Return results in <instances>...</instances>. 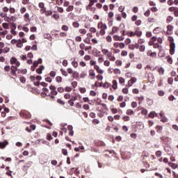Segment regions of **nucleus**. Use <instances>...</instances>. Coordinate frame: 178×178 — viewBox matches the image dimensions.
<instances>
[{
    "instance_id": "f257e3e1",
    "label": "nucleus",
    "mask_w": 178,
    "mask_h": 178,
    "mask_svg": "<svg viewBox=\"0 0 178 178\" xmlns=\"http://www.w3.org/2000/svg\"><path fill=\"white\" fill-rule=\"evenodd\" d=\"M97 29L99 30L96 33V36L99 38L106 35V30H107L108 26L106 24H104L102 22H99L97 24Z\"/></svg>"
},
{
    "instance_id": "f03ea898",
    "label": "nucleus",
    "mask_w": 178,
    "mask_h": 178,
    "mask_svg": "<svg viewBox=\"0 0 178 178\" xmlns=\"http://www.w3.org/2000/svg\"><path fill=\"white\" fill-rule=\"evenodd\" d=\"M168 40L170 43V54L171 56L174 55L175 49H176V44L175 43L174 38L172 36L168 37Z\"/></svg>"
},
{
    "instance_id": "7ed1b4c3",
    "label": "nucleus",
    "mask_w": 178,
    "mask_h": 178,
    "mask_svg": "<svg viewBox=\"0 0 178 178\" xmlns=\"http://www.w3.org/2000/svg\"><path fill=\"white\" fill-rule=\"evenodd\" d=\"M142 35H143V32L138 30H136L134 32L129 31L128 33V36L131 38H134L135 36H137L139 38V37H141Z\"/></svg>"
},
{
    "instance_id": "20e7f679",
    "label": "nucleus",
    "mask_w": 178,
    "mask_h": 178,
    "mask_svg": "<svg viewBox=\"0 0 178 178\" xmlns=\"http://www.w3.org/2000/svg\"><path fill=\"white\" fill-rule=\"evenodd\" d=\"M20 117L23 118L24 119H30L31 118V115L29 111L26 110H22L20 111Z\"/></svg>"
},
{
    "instance_id": "39448f33",
    "label": "nucleus",
    "mask_w": 178,
    "mask_h": 178,
    "mask_svg": "<svg viewBox=\"0 0 178 178\" xmlns=\"http://www.w3.org/2000/svg\"><path fill=\"white\" fill-rule=\"evenodd\" d=\"M169 12H174V15L175 17H178V7L177 6H171L168 8Z\"/></svg>"
},
{
    "instance_id": "423d86ee",
    "label": "nucleus",
    "mask_w": 178,
    "mask_h": 178,
    "mask_svg": "<svg viewBox=\"0 0 178 178\" xmlns=\"http://www.w3.org/2000/svg\"><path fill=\"white\" fill-rule=\"evenodd\" d=\"M145 76L147 78V80H149V82L152 83L154 81V74L151 72H146Z\"/></svg>"
},
{
    "instance_id": "0eeeda50",
    "label": "nucleus",
    "mask_w": 178,
    "mask_h": 178,
    "mask_svg": "<svg viewBox=\"0 0 178 178\" xmlns=\"http://www.w3.org/2000/svg\"><path fill=\"white\" fill-rule=\"evenodd\" d=\"M38 8H40V13H44L45 12V10H47V7H45L44 2H39Z\"/></svg>"
},
{
    "instance_id": "6e6552de",
    "label": "nucleus",
    "mask_w": 178,
    "mask_h": 178,
    "mask_svg": "<svg viewBox=\"0 0 178 178\" xmlns=\"http://www.w3.org/2000/svg\"><path fill=\"white\" fill-rule=\"evenodd\" d=\"M10 63L11 65H15V66H17V67L20 66V63L18 61L17 58H16L15 57H12L10 58Z\"/></svg>"
},
{
    "instance_id": "1a4fd4ad",
    "label": "nucleus",
    "mask_w": 178,
    "mask_h": 178,
    "mask_svg": "<svg viewBox=\"0 0 178 178\" xmlns=\"http://www.w3.org/2000/svg\"><path fill=\"white\" fill-rule=\"evenodd\" d=\"M173 29L174 26H172L171 24L168 25L167 26V31H165V34L168 35H171L173 33Z\"/></svg>"
},
{
    "instance_id": "9d476101",
    "label": "nucleus",
    "mask_w": 178,
    "mask_h": 178,
    "mask_svg": "<svg viewBox=\"0 0 178 178\" xmlns=\"http://www.w3.org/2000/svg\"><path fill=\"white\" fill-rule=\"evenodd\" d=\"M113 17H114V13L113 11H110L108 14V21L113 24Z\"/></svg>"
},
{
    "instance_id": "9b49d317",
    "label": "nucleus",
    "mask_w": 178,
    "mask_h": 178,
    "mask_svg": "<svg viewBox=\"0 0 178 178\" xmlns=\"http://www.w3.org/2000/svg\"><path fill=\"white\" fill-rule=\"evenodd\" d=\"M136 81H137V79L135 78V77H132V78H131V79H129L128 81V83L126 86L127 87H131L132 85H134Z\"/></svg>"
},
{
    "instance_id": "f8f14e48",
    "label": "nucleus",
    "mask_w": 178,
    "mask_h": 178,
    "mask_svg": "<svg viewBox=\"0 0 178 178\" xmlns=\"http://www.w3.org/2000/svg\"><path fill=\"white\" fill-rule=\"evenodd\" d=\"M88 76L90 79L94 80L95 78V70L90 69L88 71Z\"/></svg>"
},
{
    "instance_id": "ddd939ff",
    "label": "nucleus",
    "mask_w": 178,
    "mask_h": 178,
    "mask_svg": "<svg viewBox=\"0 0 178 178\" xmlns=\"http://www.w3.org/2000/svg\"><path fill=\"white\" fill-rule=\"evenodd\" d=\"M17 66H14L12 65L10 67V70H11V74L13 76H17V75L16 74V72H18L19 69L17 68Z\"/></svg>"
},
{
    "instance_id": "4468645a",
    "label": "nucleus",
    "mask_w": 178,
    "mask_h": 178,
    "mask_svg": "<svg viewBox=\"0 0 178 178\" xmlns=\"http://www.w3.org/2000/svg\"><path fill=\"white\" fill-rule=\"evenodd\" d=\"M8 145H9V142L8 140H3L2 142H0V149H3Z\"/></svg>"
},
{
    "instance_id": "2eb2a0df",
    "label": "nucleus",
    "mask_w": 178,
    "mask_h": 178,
    "mask_svg": "<svg viewBox=\"0 0 178 178\" xmlns=\"http://www.w3.org/2000/svg\"><path fill=\"white\" fill-rule=\"evenodd\" d=\"M35 129H36V126L32 124V125H30L29 127H27L26 128V131L28 133H31L32 131L35 130Z\"/></svg>"
},
{
    "instance_id": "dca6fc26",
    "label": "nucleus",
    "mask_w": 178,
    "mask_h": 178,
    "mask_svg": "<svg viewBox=\"0 0 178 178\" xmlns=\"http://www.w3.org/2000/svg\"><path fill=\"white\" fill-rule=\"evenodd\" d=\"M106 57H107L110 61L114 62L115 60V57L113 55L112 52L108 53V54L106 55Z\"/></svg>"
},
{
    "instance_id": "f3484780",
    "label": "nucleus",
    "mask_w": 178,
    "mask_h": 178,
    "mask_svg": "<svg viewBox=\"0 0 178 178\" xmlns=\"http://www.w3.org/2000/svg\"><path fill=\"white\" fill-rule=\"evenodd\" d=\"M97 104L102 106V112H103V113H106V112H108V108L106 104H100V103H98Z\"/></svg>"
},
{
    "instance_id": "a211bd4d",
    "label": "nucleus",
    "mask_w": 178,
    "mask_h": 178,
    "mask_svg": "<svg viewBox=\"0 0 178 178\" xmlns=\"http://www.w3.org/2000/svg\"><path fill=\"white\" fill-rule=\"evenodd\" d=\"M94 70L97 71V72L99 74H104V70L100 68L99 65H95L94 66Z\"/></svg>"
},
{
    "instance_id": "6ab92c4d",
    "label": "nucleus",
    "mask_w": 178,
    "mask_h": 178,
    "mask_svg": "<svg viewBox=\"0 0 178 178\" xmlns=\"http://www.w3.org/2000/svg\"><path fill=\"white\" fill-rule=\"evenodd\" d=\"M119 31V27L118 26H113L112 27V30L110 32L111 35H113L115 33H117Z\"/></svg>"
},
{
    "instance_id": "aec40b11",
    "label": "nucleus",
    "mask_w": 178,
    "mask_h": 178,
    "mask_svg": "<svg viewBox=\"0 0 178 178\" xmlns=\"http://www.w3.org/2000/svg\"><path fill=\"white\" fill-rule=\"evenodd\" d=\"M138 44L137 43L134 44H131L129 45V49L130 50H135V49H138Z\"/></svg>"
},
{
    "instance_id": "412c9836",
    "label": "nucleus",
    "mask_w": 178,
    "mask_h": 178,
    "mask_svg": "<svg viewBox=\"0 0 178 178\" xmlns=\"http://www.w3.org/2000/svg\"><path fill=\"white\" fill-rule=\"evenodd\" d=\"M44 70V67L43 65H40L39 68L36 69L35 72L36 73H38V74H42V71Z\"/></svg>"
},
{
    "instance_id": "4be33fe9",
    "label": "nucleus",
    "mask_w": 178,
    "mask_h": 178,
    "mask_svg": "<svg viewBox=\"0 0 178 178\" xmlns=\"http://www.w3.org/2000/svg\"><path fill=\"white\" fill-rule=\"evenodd\" d=\"M113 39L115 41H122L124 40V38L115 35L114 36H113Z\"/></svg>"
},
{
    "instance_id": "5701e85b",
    "label": "nucleus",
    "mask_w": 178,
    "mask_h": 178,
    "mask_svg": "<svg viewBox=\"0 0 178 178\" xmlns=\"http://www.w3.org/2000/svg\"><path fill=\"white\" fill-rule=\"evenodd\" d=\"M67 129L70 131L68 135L70 136H73L74 135L73 127L72 125H68Z\"/></svg>"
},
{
    "instance_id": "b1692460",
    "label": "nucleus",
    "mask_w": 178,
    "mask_h": 178,
    "mask_svg": "<svg viewBox=\"0 0 178 178\" xmlns=\"http://www.w3.org/2000/svg\"><path fill=\"white\" fill-rule=\"evenodd\" d=\"M45 15L46 17H49L53 15V11L51 10H44L43 13H41V15Z\"/></svg>"
},
{
    "instance_id": "393cba45",
    "label": "nucleus",
    "mask_w": 178,
    "mask_h": 178,
    "mask_svg": "<svg viewBox=\"0 0 178 178\" xmlns=\"http://www.w3.org/2000/svg\"><path fill=\"white\" fill-rule=\"evenodd\" d=\"M24 21L26 22H30V15L29 13H26L25 15H24Z\"/></svg>"
},
{
    "instance_id": "a878e982",
    "label": "nucleus",
    "mask_w": 178,
    "mask_h": 178,
    "mask_svg": "<svg viewBox=\"0 0 178 178\" xmlns=\"http://www.w3.org/2000/svg\"><path fill=\"white\" fill-rule=\"evenodd\" d=\"M138 49H139L140 52H144L145 51V44H141V45L138 44Z\"/></svg>"
},
{
    "instance_id": "bb28decb",
    "label": "nucleus",
    "mask_w": 178,
    "mask_h": 178,
    "mask_svg": "<svg viewBox=\"0 0 178 178\" xmlns=\"http://www.w3.org/2000/svg\"><path fill=\"white\" fill-rule=\"evenodd\" d=\"M161 31V27L157 26L153 30V33L154 34H159Z\"/></svg>"
},
{
    "instance_id": "cd10ccee",
    "label": "nucleus",
    "mask_w": 178,
    "mask_h": 178,
    "mask_svg": "<svg viewBox=\"0 0 178 178\" xmlns=\"http://www.w3.org/2000/svg\"><path fill=\"white\" fill-rule=\"evenodd\" d=\"M112 88L115 90L118 89V81L115 79L112 81Z\"/></svg>"
},
{
    "instance_id": "c85d7f7f",
    "label": "nucleus",
    "mask_w": 178,
    "mask_h": 178,
    "mask_svg": "<svg viewBox=\"0 0 178 178\" xmlns=\"http://www.w3.org/2000/svg\"><path fill=\"white\" fill-rule=\"evenodd\" d=\"M17 73L19 74H26L27 73L26 69H18Z\"/></svg>"
},
{
    "instance_id": "c756f323",
    "label": "nucleus",
    "mask_w": 178,
    "mask_h": 178,
    "mask_svg": "<svg viewBox=\"0 0 178 178\" xmlns=\"http://www.w3.org/2000/svg\"><path fill=\"white\" fill-rule=\"evenodd\" d=\"M149 156L148 153L147 152H142L141 158L142 159L145 160Z\"/></svg>"
},
{
    "instance_id": "7c9ffc66",
    "label": "nucleus",
    "mask_w": 178,
    "mask_h": 178,
    "mask_svg": "<svg viewBox=\"0 0 178 178\" xmlns=\"http://www.w3.org/2000/svg\"><path fill=\"white\" fill-rule=\"evenodd\" d=\"M174 19V17H171V16H168L167 17V19L165 20V22L167 24H170Z\"/></svg>"
},
{
    "instance_id": "2f4dec72",
    "label": "nucleus",
    "mask_w": 178,
    "mask_h": 178,
    "mask_svg": "<svg viewBox=\"0 0 178 178\" xmlns=\"http://www.w3.org/2000/svg\"><path fill=\"white\" fill-rule=\"evenodd\" d=\"M145 42V41L144 39H143V38H139L138 40L137 44H138V45H145V44H144Z\"/></svg>"
},
{
    "instance_id": "473e14b6",
    "label": "nucleus",
    "mask_w": 178,
    "mask_h": 178,
    "mask_svg": "<svg viewBox=\"0 0 178 178\" xmlns=\"http://www.w3.org/2000/svg\"><path fill=\"white\" fill-rule=\"evenodd\" d=\"M16 46L17 48H22L23 47V43L22 42V40L21 39L18 40H17V42L16 44Z\"/></svg>"
},
{
    "instance_id": "72a5a7b5",
    "label": "nucleus",
    "mask_w": 178,
    "mask_h": 178,
    "mask_svg": "<svg viewBox=\"0 0 178 178\" xmlns=\"http://www.w3.org/2000/svg\"><path fill=\"white\" fill-rule=\"evenodd\" d=\"M113 73H114V74H115V75L120 74L121 71L119 68H115V69L113 70Z\"/></svg>"
},
{
    "instance_id": "f704fd0d",
    "label": "nucleus",
    "mask_w": 178,
    "mask_h": 178,
    "mask_svg": "<svg viewBox=\"0 0 178 178\" xmlns=\"http://www.w3.org/2000/svg\"><path fill=\"white\" fill-rule=\"evenodd\" d=\"M158 72H159V74L160 75H164L165 69L162 67L158 68Z\"/></svg>"
},
{
    "instance_id": "c9c22d12",
    "label": "nucleus",
    "mask_w": 178,
    "mask_h": 178,
    "mask_svg": "<svg viewBox=\"0 0 178 178\" xmlns=\"http://www.w3.org/2000/svg\"><path fill=\"white\" fill-rule=\"evenodd\" d=\"M73 10H74V6H68L67 8L65 9V11H67V13H70L73 11Z\"/></svg>"
},
{
    "instance_id": "e433bc0d",
    "label": "nucleus",
    "mask_w": 178,
    "mask_h": 178,
    "mask_svg": "<svg viewBox=\"0 0 178 178\" xmlns=\"http://www.w3.org/2000/svg\"><path fill=\"white\" fill-rule=\"evenodd\" d=\"M111 86H112L111 83H108V82H105L103 85V88L105 89L111 88Z\"/></svg>"
},
{
    "instance_id": "4c0bfd02",
    "label": "nucleus",
    "mask_w": 178,
    "mask_h": 178,
    "mask_svg": "<svg viewBox=\"0 0 178 178\" xmlns=\"http://www.w3.org/2000/svg\"><path fill=\"white\" fill-rule=\"evenodd\" d=\"M159 97H163L165 95V92L163 90H158L157 92Z\"/></svg>"
},
{
    "instance_id": "58836bf2",
    "label": "nucleus",
    "mask_w": 178,
    "mask_h": 178,
    "mask_svg": "<svg viewBox=\"0 0 178 178\" xmlns=\"http://www.w3.org/2000/svg\"><path fill=\"white\" fill-rule=\"evenodd\" d=\"M156 132L159 134L162 133L163 127L162 126H156Z\"/></svg>"
},
{
    "instance_id": "ea45409f",
    "label": "nucleus",
    "mask_w": 178,
    "mask_h": 178,
    "mask_svg": "<svg viewBox=\"0 0 178 178\" xmlns=\"http://www.w3.org/2000/svg\"><path fill=\"white\" fill-rule=\"evenodd\" d=\"M122 120L125 122L130 121V117L129 115H124L122 117Z\"/></svg>"
},
{
    "instance_id": "a19ab883",
    "label": "nucleus",
    "mask_w": 178,
    "mask_h": 178,
    "mask_svg": "<svg viewBox=\"0 0 178 178\" xmlns=\"http://www.w3.org/2000/svg\"><path fill=\"white\" fill-rule=\"evenodd\" d=\"M79 32L82 35H85L86 34V30L85 29H80Z\"/></svg>"
},
{
    "instance_id": "79ce46f5",
    "label": "nucleus",
    "mask_w": 178,
    "mask_h": 178,
    "mask_svg": "<svg viewBox=\"0 0 178 178\" xmlns=\"http://www.w3.org/2000/svg\"><path fill=\"white\" fill-rule=\"evenodd\" d=\"M72 76L74 79H78L79 77V74L77 72H74V73H72Z\"/></svg>"
},
{
    "instance_id": "37998d69",
    "label": "nucleus",
    "mask_w": 178,
    "mask_h": 178,
    "mask_svg": "<svg viewBox=\"0 0 178 178\" xmlns=\"http://www.w3.org/2000/svg\"><path fill=\"white\" fill-rule=\"evenodd\" d=\"M123 65V63L120 60H116L115 61V65L117 67H120Z\"/></svg>"
},
{
    "instance_id": "c03bdc74",
    "label": "nucleus",
    "mask_w": 178,
    "mask_h": 178,
    "mask_svg": "<svg viewBox=\"0 0 178 178\" xmlns=\"http://www.w3.org/2000/svg\"><path fill=\"white\" fill-rule=\"evenodd\" d=\"M102 54H103L104 56H107L108 54H111V52L108 51V50L106 49H103L102 50Z\"/></svg>"
},
{
    "instance_id": "a18cd8bd",
    "label": "nucleus",
    "mask_w": 178,
    "mask_h": 178,
    "mask_svg": "<svg viewBox=\"0 0 178 178\" xmlns=\"http://www.w3.org/2000/svg\"><path fill=\"white\" fill-rule=\"evenodd\" d=\"M76 60V58H74V61L72 63H71V64H72V66L74 67V68H77L78 66H79V63L75 61Z\"/></svg>"
},
{
    "instance_id": "49530a36",
    "label": "nucleus",
    "mask_w": 178,
    "mask_h": 178,
    "mask_svg": "<svg viewBox=\"0 0 178 178\" xmlns=\"http://www.w3.org/2000/svg\"><path fill=\"white\" fill-rule=\"evenodd\" d=\"M126 114H127V115H131L134 114V111L133 110L128 109V110H127V111H126Z\"/></svg>"
},
{
    "instance_id": "de8ad7c7",
    "label": "nucleus",
    "mask_w": 178,
    "mask_h": 178,
    "mask_svg": "<svg viewBox=\"0 0 178 178\" xmlns=\"http://www.w3.org/2000/svg\"><path fill=\"white\" fill-rule=\"evenodd\" d=\"M60 72H61L63 76H68L67 72L65 70H63V68L60 69Z\"/></svg>"
},
{
    "instance_id": "09e8293b",
    "label": "nucleus",
    "mask_w": 178,
    "mask_h": 178,
    "mask_svg": "<svg viewBox=\"0 0 178 178\" xmlns=\"http://www.w3.org/2000/svg\"><path fill=\"white\" fill-rule=\"evenodd\" d=\"M89 32H90L91 33H97V29L95 27L90 28L89 29Z\"/></svg>"
},
{
    "instance_id": "8fccbe9b",
    "label": "nucleus",
    "mask_w": 178,
    "mask_h": 178,
    "mask_svg": "<svg viewBox=\"0 0 178 178\" xmlns=\"http://www.w3.org/2000/svg\"><path fill=\"white\" fill-rule=\"evenodd\" d=\"M86 76H87V72L86 71L81 72V73L80 74V77L81 79H84Z\"/></svg>"
},
{
    "instance_id": "3c124183",
    "label": "nucleus",
    "mask_w": 178,
    "mask_h": 178,
    "mask_svg": "<svg viewBox=\"0 0 178 178\" xmlns=\"http://www.w3.org/2000/svg\"><path fill=\"white\" fill-rule=\"evenodd\" d=\"M125 9V6H120V7H118V12L120 13H123L124 10Z\"/></svg>"
},
{
    "instance_id": "603ef678",
    "label": "nucleus",
    "mask_w": 178,
    "mask_h": 178,
    "mask_svg": "<svg viewBox=\"0 0 178 178\" xmlns=\"http://www.w3.org/2000/svg\"><path fill=\"white\" fill-rule=\"evenodd\" d=\"M118 81L120 84H124L125 79L123 77L118 78Z\"/></svg>"
},
{
    "instance_id": "864d4df0",
    "label": "nucleus",
    "mask_w": 178,
    "mask_h": 178,
    "mask_svg": "<svg viewBox=\"0 0 178 178\" xmlns=\"http://www.w3.org/2000/svg\"><path fill=\"white\" fill-rule=\"evenodd\" d=\"M152 47H153V48H154V49H160V48H161V46L159 45V44L157 43V42H155V44H154L152 45Z\"/></svg>"
},
{
    "instance_id": "5fc2aeb1",
    "label": "nucleus",
    "mask_w": 178,
    "mask_h": 178,
    "mask_svg": "<svg viewBox=\"0 0 178 178\" xmlns=\"http://www.w3.org/2000/svg\"><path fill=\"white\" fill-rule=\"evenodd\" d=\"M8 34V31L5 30L3 32H0V36H2L4 38V36L7 35Z\"/></svg>"
},
{
    "instance_id": "6e6d98bb",
    "label": "nucleus",
    "mask_w": 178,
    "mask_h": 178,
    "mask_svg": "<svg viewBox=\"0 0 178 178\" xmlns=\"http://www.w3.org/2000/svg\"><path fill=\"white\" fill-rule=\"evenodd\" d=\"M26 12V7H22L20 8V13L22 15H24Z\"/></svg>"
},
{
    "instance_id": "4d7b16f0",
    "label": "nucleus",
    "mask_w": 178,
    "mask_h": 178,
    "mask_svg": "<svg viewBox=\"0 0 178 178\" xmlns=\"http://www.w3.org/2000/svg\"><path fill=\"white\" fill-rule=\"evenodd\" d=\"M115 19L118 22H121L122 21V17L120 15L116 14L115 15Z\"/></svg>"
},
{
    "instance_id": "13d9d810",
    "label": "nucleus",
    "mask_w": 178,
    "mask_h": 178,
    "mask_svg": "<svg viewBox=\"0 0 178 178\" xmlns=\"http://www.w3.org/2000/svg\"><path fill=\"white\" fill-rule=\"evenodd\" d=\"M72 25L75 29H78L79 27V24L78 22H74Z\"/></svg>"
},
{
    "instance_id": "bf43d9fd",
    "label": "nucleus",
    "mask_w": 178,
    "mask_h": 178,
    "mask_svg": "<svg viewBox=\"0 0 178 178\" xmlns=\"http://www.w3.org/2000/svg\"><path fill=\"white\" fill-rule=\"evenodd\" d=\"M56 81L57 83H61L62 82V77L60 76H58L56 77Z\"/></svg>"
},
{
    "instance_id": "052dcab7",
    "label": "nucleus",
    "mask_w": 178,
    "mask_h": 178,
    "mask_svg": "<svg viewBox=\"0 0 178 178\" xmlns=\"http://www.w3.org/2000/svg\"><path fill=\"white\" fill-rule=\"evenodd\" d=\"M61 29L64 31H67L69 30V27L66 25H63Z\"/></svg>"
},
{
    "instance_id": "680f3d73",
    "label": "nucleus",
    "mask_w": 178,
    "mask_h": 178,
    "mask_svg": "<svg viewBox=\"0 0 178 178\" xmlns=\"http://www.w3.org/2000/svg\"><path fill=\"white\" fill-rule=\"evenodd\" d=\"M58 92L62 93L65 92V89L63 87L58 88L57 89Z\"/></svg>"
},
{
    "instance_id": "e2e57ef3",
    "label": "nucleus",
    "mask_w": 178,
    "mask_h": 178,
    "mask_svg": "<svg viewBox=\"0 0 178 178\" xmlns=\"http://www.w3.org/2000/svg\"><path fill=\"white\" fill-rule=\"evenodd\" d=\"M51 17H52L53 19H59L60 16H59L58 14H53L52 16H51Z\"/></svg>"
},
{
    "instance_id": "0e129e2a",
    "label": "nucleus",
    "mask_w": 178,
    "mask_h": 178,
    "mask_svg": "<svg viewBox=\"0 0 178 178\" xmlns=\"http://www.w3.org/2000/svg\"><path fill=\"white\" fill-rule=\"evenodd\" d=\"M56 75V72L55 71H51L49 74V76L52 78H54Z\"/></svg>"
},
{
    "instance_id": "69168bd1",
    "label": "nucleus",
    "mask_w": 178,
    "mask_h": 178,
    "mask_svg": "<svg viewBox=\"0 0 178 178\" xmlns=\"http://www.w3.org/2000/svg\"><path fill=\"white\" fill-rule=\"evenodd\" d=\"M172 83H173V78L172 77H170L168 79V83L169 85H172Z\"/></svg>"
},
{
    "instance_id": "338daca9",
    "label": "nucleus",
    "mask_w": 178,
    "mask_h": 178,
    "mask_svg": "<svg viewBox=\"0 0 178 178\" xmlns=\"http://www.w3.org/2000/svg\"><path fill=\"white\" fill-rule=\"evenodd\" d=\"M104 65L106 67H108L110 66V62L108 60H106L105 61H104Z\"/></svg>"
},
{
    "instance_id": "774afa93",
    "label": "nucleus",
    "mask_w": 178,
    "mask_h": 178,
    "mask_svg": "<svg viewBox=\"0 0 178 178\" xmlns=\"http://www.w3.org/2000/svg\"><path fill=\"white\" fill-rule=\"evenodd\" d=\"M79 91L81 94H84L85 92H86V89L85 88H80Z\"/></svg>"
}]
</instances>
